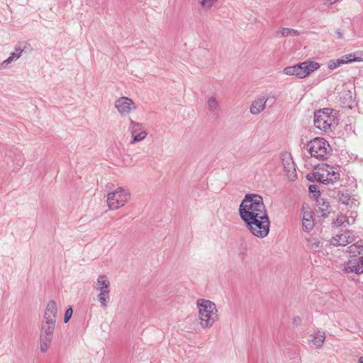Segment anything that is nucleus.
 <instances>
[{
	"instance_id": "bb28decb",
	"label": "nucleus",
	"mask_w": 363,
	"mask_h": 363,
	"mask_svg": "<svg viewBox=\"0 0 363 363\" xmlns=\"http://www.w3.org/2000/svg\"><path fill=\"white\" fill-rule=\"evenodd\" d=\"M309 247L315 252H318L323 247L320 240L317 238H309L307 239Z\"/></svg>"
},
{
	"instance_id": "473e14b6",
	"label": "nucleus",
	"mask_w": 363,
	"mask_h": 363,
	"mask_svg": "<svg viewBox=\"0 0 363 363\" xmlns=\"http://www.w3.org/2000/svg\"><path fill=\"white\" fill-rule=\"evenodd\" d=\"M17 59H18V55H16V53L12 52V53H11L10 56L6 60H4L1 63V67H5L9 64H10L12 61H13L14 60H17Z\"/></svg>"
},
{
	"instance_id": "58836bf2",
	"label": "nucleus",
	"mask_w": 363,
	"mask_h": 363,
	"mask_svg": "<svg viewBox=\"0 0 363 363\" xmlns=\"http://www.w3.org/2000/svg\"><path fill=\"white\" fill-rule=\"evenodd\" d=\"M16 160H17V165L19 167H22L24 163V159L22 157L21 153L18 152L16 155Z\"/></svg>"
},
{
	"instance_id": "72a5a7b5",
	"label": "nucleus",
	"mask_w": 363,
	"mask_h": 363,
	"mask_svg": "<svg viewBox=\"0 0 363 363\" xmlns=\"http://www.w3.org/2000/svg\"><path fill=\"white\" fill-rule=\"evenodd\" d=\"M17 59H18V55H16V53L12 52V53H11L10 56L6 60H4L1 63V67H5L9 64H10L12 61H13L14 60H17Z\"/></svg>"
},
{
	"instance_id": "c756f323",
	"label": "nucleus",
	"mask_w": 363,
	"mask_h": 363,
	"mask_svg": "<svg viewBox=\"0 0 363 363\" xmlns=\"http://www.w3.org/2000/svg\"><path fill=\"white\" fill-rule=\"evenodd\" d=\"M300 35L299 31L297 30L289 28H282L280 30V36L281 37H288L289 35L292 36H298Z\"/></svg>"
},
{
	"instance_id": "c9c22d12",
	"label": "nucleus",
	"mask_w": 363,
	"mask_h": 363,
	"mask_svg": "<svg viewBox=\"0 0 363 363\" xmlns=\"http://www.w3.org/2000/svg\"><path fill=\"white\" fill-rule=\"evenodd\" d=\"M73 314V309L71 306H69L65 311L64 322L67 323L70 320L72 315Z\"/></svg>"
},
{
	"instance_id": "f704fd0d",
	"label": "nucleus",
	"mask_w": 363,
	"mask_h": 363,
	"mask_svg": "<svg viewBox=\"0 0 363 363\" xmlns=\"http://www.w3.org/2000/svg\"><path fill=\"white\" fill-rule=\"evenodd\" d=\"M345 223H348L347 218L345 216L340 215L333 222V224L338 227L343 225Z\"/></svg>"
},
{
	"instance_id": "2f4dec72",
	"label": "nucleus",
	"mask_w": 363,
	"mask_h": 363,
	"mask_svg": "<svg viewBox=\"0 0 363 363\" xmlns=\"http://www.w3.org/2000/svg\"><path fill=\"white\" fill-rule=\"evenodd\" d=\"M320 201H323L322 206L319 208V210L321 212V216L326 217L330 213L328 210L330 207L329 203L325 201L323 199H321L320 200H318L319 204H320Z\"/></svg>"
},
{
	"instance_id": "6e6552de",
	"label": "nucleus",
	"mask_w": 363,
	"mask_h": 363,
	"mask_svg": "<svg viewBox=\"0 0 363 363\" xmlns=\"http://www.w3.org/2000/svg\"><path fill=\"white\" fill-rule=\"evenodd\" d=\"M130 125L128 126V131L132 135L130 144H134L143 140L147 135L145 127L140 123L135 122L131 118H129Z\"/></svg>"
},
{
	"instance_id": "7c9ffc66",
	"label": "nucleus",
	"mask_w": 363,
	"mask_h": 363,
	"mask_svg": "<svg viewBox=\"0 0 363 363\" xmlns=\"http://www.w3.org/2000/svg\"><path fill=\"white\" fill-rule=\"evenodd\" d=\"M109 292L104 291L102 293H99L98 294V300L101 303V306L104 308H106L107 307V301L109 300Z\"/></svg>"
},
{
	"instance_id": "ea45409f",
	"label": "nucleus",
	"mask_w": 363,
	"mask_h": 363,
	"mask_svg": "<svg viewBox=\"0 0 363 363\" xmlns=\"http://www.w3.org/2000/svg\"><path fill=\"white\" fill-rule=\"evenodd\" d=\"M23 51V48H22L21 47L18 46V47H16L15 48L14 53H16V55H18V57L19 58L21 56V54H22Z\"/></svg>"
},
{
	"instance_id": "a211bd4d",
	"label": "nucleus",
	"mask_w": 363,
	"mask_h": 363,
	"mask_svg": "<svg viewBox=\"0 0 363 363\" xmlns=\"http://www.w3.org/2000/svg\"><path fill=\"white\" fill-rule=\"evenodd\" d=\"M206 104L209 111L213 116H218L220 110V106L216 96H211L208 97Z\"/></svg>"
},
{
	"instance_id": "aec40b11",
	"label": "nucleus",
	"mask_w": 363,
	"mask_h": 363,
	"mask_svg": "<svg viewBox=\"0 0 363 363\" xmlns=\"http://www.w3.org/2000/svg\"><path fill=\"white\" fill-rule=\"evenodd\" d=\"M320 169L318 171H313L306 175V179L311 182H319L323 184H326V180L325 179L324 172H320Z\"/></svg>"
},
{
	"instance_id": "39448f33",
	"label": "nucleus",
	"mask_w": 363,
	"mask_h": 363,
	"mask_svg": "<svg viewBox=\"0 0 363 363\" xmlns=\"http://www.w3.org/2000/svg\"><path fill=\"white\" fill-rule=\"evenodd\" d=\"M319 67V63L307 60L294 66L286 67L284 69L283 72L286 75H294L299 79H303Z\"/></svg>"
},
{
	"instance_id": "cd10ccee",
	"label": "nucleus",
	"mask_w": 363,
	"mask_h": 363,
	"mask_svg": "<svg viewBox=\"0 0 363 363\" xmlns=\"http://www.w3.org/2000/svg\"><path fill=\"white\" fill-rule=\"evenodd\" d=\"M345 57V55H343L339 59L329 61L328 68L330 69L333 70V69L337 68L338 67H340L342 65L348 63V61Z\"/></svg>"
},
{
	"instance_id": "5701e85b",
	"label": "nucleus",
	"mask_w": 363,
	"mask_h": 363,
	"mask_svg": "<svg viewBox=\"0 0 363 363\" xmlns=\"http://www.w3.org/2000/svg\"><path fill=\"white\" fill-rule=\"evenodd\" d=\"M248 245L245 239H240L238 247V257L244 260L247 256Z\"/></svg>"
},
{
	"instance_id": "c85d7f7f",
	"label": "nucleus",
	"mask_w": 363,
	"mask_h": 363,
	"mask_svg": "<svg viewBox=\"0 0 363 363\" xmlns=\"http://www.w3.org/2000/svg\"><path fill=\"white\" fill-rule=\"evenodd\" d=\"M338 201L346 206L350 205L352 203L351 196H350L348 191L347 190L345 192H339L337 194Z\"/></svg>"
},
{
	"instance_id": "f03ea898",
	"label": "nucleus",
	"mask_w": 363,
	"mask_h": 363,
	"mask_svg": "<svg viewBox=\"0 0 363 363\" xmlns=\"http://www.w3.org/2000/svg\"><path fill=\"white\" fill-rule=\"evenodd\" d=\"M249 231L255 237L264 238L269 233L270 221L268 214L250 216L242 220Z\"/></svg>"
},
{
	"instance_id": "79ce46f5",
	"label": "nucleus",
	"mask_w": 363,
	"mask_h": 363,
	"mask_svg": "<svg viewBox=\"0 0 363 363\" xmlns=\"http://www.w3.org/2000/svg\"><path fill=\"white\" fill-rule=\"evenodd\" d=\"M336 34L337 35V38H339V39L343 38V33L340 29H337L336 30Z\"/></svg>"
},
{
	"instance_id": "37998d69",
	"label": "nucleus",
	"mask_w": 363,
	"mask_h": 363,
	"mask_svg": "<svg viewBox=\"0 0 363 363\" xmlns=\"http://www.w3.org/2000/svg\"><path fill=\"white\" fill-rule=\"evenodd\" d=\"M300 322H301V318H300L298 316L295 317V318H294V323H297V324H298V323H299Z\"/></svg>"
},
{
	"instance_id": "a878e982",
	"label": "nucleus",
	"mask_w": 363,
	"mask_h": 363,
	"mask_svg": "<svg viewBox=\"0 0 363 363\" xmlns=\"http://www.w3.org/2000/svg\"><path fill=\"white\" fill-rule=\"evenodd\" d=\"M348 63L353 62H363V50L345 55Z\"/></svg>"
},
{
	"instance_id": "f8f14e48",
	"label": "nucleus",
	"mask_w": 363,
	"mask_h": 363,
	"mask_svg": "<svg viewBox=\"0 0 363 363\" xmlns=\"http://www.w3.org/2000/svg\"><path fill=\"white\" fill-rule=\"evenodd\" d=\"M354 235L350 231H345L343 233L337 234L333 237L330 243L335 246H345L353 241Z\"/></svg>"
},
{
	"instance_id": "393cba45",
	"label": "nucleus",
	"mask_w": 363,
	"mask_h": 363,
	"mask_svg": "<svg viewBox=\"0 0 363 363\" xmlns=\"http://www.w3.org/2000/svg\"><path fill=\"white\" fill-rule=\"evenodd\" d=\"M325 340V333L323 331L318 330L314 334L313 339L311 340V342L317 348H319L322 347Z\"/></svg>"
},
{
	"instance_id": "423d86ee",
	"label": "nucleus",
	"mask_w": 363,
	"mask_h": 363,
	"mask_svg": "<svg viewBox=\"0 0 363 363\" xmlns=\"http://www.w3.org/2000/svg\"><path fill=\"white\" fill-rule=\"evenodd\" d=\"M130 199V193L128 189L118 187L115 191L107 195V204L111 210H116L125 205Z\"/></svg>"
},
{
	"instance_id": "6ab92c4d",
	"label": "nucleus",
	"mask_w": 363,
	"mask_h": 363,
	"mask_svg": "<svg viewBox=\"0 0 363 363\" xmlns=\"http://www.w3.org/2000/svg\"><path fill=\"white\" fill-rule=\"evenodd\" d=\"M302 224L303 230L306 232H308L313 229L314 226V223L313 220V216L311 211L303 213Z\"/></svg>"
},
{
	"instance_id": "f3484780",
	"label": "nucleus",
	"mask_w": 363,
	"mask_h": 363,
	"mask_svg": "<svg viewBox=\"0 0 363 363\" xmlns=\"http://www.w3.org/2000/svg\"><path fill=\"white\" fill-rule=\"evenodd\" d=\"M347 252L351 259L356 258L357 255H363V240H359L347 247Z\"/></svg>"
},
{
	"instance_id": "1a4fd4ad",
	"label": "nucleus",
	"mask_w": 363,
	"mask_h": 363,
	"mask_svg": "<svg viewBox=\"0 0 363 363\" xmlns=\"http://www.w3.org/2000/svg\"><path fill=\"white\" fill-rule=\"evenodd\" d=\"M115 107L122 116L128 115L131 111L136 109L135 104L128 97L122 96L115 101Z\"/></svg>"
},
{
	"instance_id": "f257e3e1",
	"label": "nucleus",
	"mask_w": 363,
	"mask_h": 363,
	"mask_svg": "<svg viewBox=\"0 0 363 363\" xmlns=\"http://www.w3.org/2000/svg\"><path fill=\"white\" fill-rule=\"evenodd\" d=\"M267 214L263 198L257 194H247L239 206L240 218Z\"/></svg>"
},
{
	"instance_id": "9b49d317",
	"label": "nucleus",
	"mask_w": 363,
	"mask_h": 363,
	"mask_svg": "<svg viewBox=\"0 0 363 363\" xmlns=\"http://www.w3.org/2000/svg\"><path fill=\"white\" fill-rule=\"evenodd\" d=\"M320 169L324 172L325 179L326 180L325 184H333L340 177V174L337 167L325 164V168H322Z\"/></svg>"
},
{
	"instance_id": "9d476101",
	"label": "nucleus",
	"mask_w": 363,
	"mask_h": 363,
	"mask_svg": "<svg viewBox=\"0 0 363 363\" xmlns=\"http://www.w3.org/2000/svg\"><path fill=\"white\" fill-rule=\"evenodd\" d=\"M281 158L287 177L291 181L295 180L296 178V170L291 155L289 152H284L281 154Z\"/></svg>"
},
{
	"instance_id": "20e7f679",
	"label": "nucleus",
	"mask_w": 363,
	"mask_h": 363,
	"mask_svg": "<svg viewBox=\"0 0 363 363\" xmlns=\"http://www.w3.org/2000/svg\"><path fill=\"white\" fill-rule=\"evenodd\" d=\"M311 157L318 160H327L332 153V148L328 142L323 138H315L306 145Z\"/></svg>"
},
{
	"instance_id": "e433bc0d",
	"label": "nucleus",
	"mask_w": 363,
	"mask_h": 363,
	"mask_svg": "<svg viewBox=\"0 0 363 363\" xmlns=\"http://www.w3.org/2000/svg\"><path fill=\"white\" fill-rule=\"evenodd\" d=\"M309 191H310V193L313 194L314 196H318L320 194V191L318 190V186H316L315 184H312V185L309 186Z\"/></svg>"
},
{
	"instance_id": "dca6fc26",
	"label": "nucleus",
	"mask_w": 363,
	"mask_h": 363,
	"mask_svg": "<svg viewBox=\"0 0 363 363\" xmlns=\"http://www.w3.org/2000/svg\"><path fill=\"white\" fill-rule=\"evenodd\" d=\"M267 98L265 96H259L256 99L252 104L250 111L253 115H257L261 113L266 107Z\"/></svg>"
},
{
	"instance_id": "4c0bfd02",
	"label": "nucleus",
	"mask_w": 363,
	"mask_h": 363,
	"mask_svg": "<svg viewBox=\"0 0 363 363\" xmlns=\"http://www.w3.org/2000/svg\"><path fill=\"white\" fill-rule=\"evenodd\" d=\"M217 1V0H201L200 1V4L201 6L204 7L206 5H207V6L208 8H211L214 3H216Z\"/></svg>"
},
{
	"instance_id": "4468645a",
	"label": "nucleus",
	"mask_w": 363,
	"mask_h": 363,
	"mask_svg": "<svg viewBox=\"0 0 363 363\" xmlns=\"http://www.w3.org/2000/svg\"><path fill=\"white\" fill-rule=\"evenodd\" d=\"M57 311V304L55 301L53 300L50 301L45 308L43 321L56 323Z\"/></svg>"
},
{
	"instance_id": "ddd939ff",
	"label": "nucleus",
	"mask_w": 363,
	"mask_h": 363,
	"mask_svg": "<svg viewBox=\"0 0 363 363\" xmlns=\"http://www.w3.org/2000/svg\"><path fill=\"white\" fill-rule=\"evenodd\" d=\"M347 272H355L356 274L363 273V255L350 259L348 262L347 267H345Z\"/></svg>"
},
{
	"instance_id": "a19ab883",
	"label": "nucleus",
	"mask_w": 363,
	"mask_h": 363,
	"mask_svg": "<svg viewBox=\"0 0 363 363\" xmlns=\"http://www.w3.org/2000/svg\"><path fill=\"white\" fill-rule=\"evenodd\" d=\"M339 0H324V4L325 5H332L336 2H337Z\"/></svg>"
},
{
	"instance_id": "2eb2a0df",
	"label": "nucleus",
	"mask_w": 363,
	"mask_h": 363,
	"mask_svg": "<svg viewBox=\"0 0 363 363\" xmlns=\"http://www.w3.org/2000/svg\"><path fill=\"white\" fill-rule=\"evenodd\" d=\"M340 101L342 106L351 108L355 104L352 92L348 89H343L339 93Z\"/></svg>"
},
{
	"instance_id": "b1692460",
	"label": "nucleus",
	"mask_w": 363,
	"mask_h": 363,
	"mask_svg": "<svg viewBox=\"0 0 363 363\" xmlns=\"http://www.w3.org/2000/svg\"><path fill=\"white\" fill-rule=\"evenodd\" d=\"M97 284L99 285L98 290L99 291V293H102L104 291L110 292V290L108 289L110 282L107 279L106 276H99L97 279Z\"/></svg>"
},
{
	"instance_id": "7ed1b4c3",
	"label": "nucleus",
	"mask_w": 363,
	"mask_h": 363,
	"mask_svg": "<svg viewBox=\"0 0 363 363\" xmlns=\"http://www.w3.org/2000/svg\"><path fill=\"white\" fill-rule=\"evenodd\" d=\"M199 318L202 328L211 327L218 318L216 304L206 299H198Z\"/></svg>"
},
{
	"instance_id": "c03bdc74",
	"label": "nucleus",
	"mask_w": 363,
	"mask_h": 363,
	"mask_svg": "<svg viewBox=\"0 0 363 363\" xmlns=\"http://www.w3.org/2000/svg\"><path fill=\"white\" fill-rule=\"evenodd\" d=\"M358 363H363V357H361L359 360H358Z\"/></svg>"
},
{
	"instance_id": "412c9836",
	"label": "nucleus",
	"mask_w": 363,
	"mask_h": 363,
	"mask_svg": "<svg viewBox=\"0 0 363 363\" xmlns=\"http://www.w3.org/2000/svg\"><path fill=\"white\" fill-rule=\"evenodd\" d=\"M52 336L40 333V350L42 353L46 352L52 340Z\"/></svg>"
},
{
	"instance_id": "4be33fe9",
	"label": "nucleus",
	"mask_w": 363,
	"mask_h": 363,
	"mask_svg": "<svg viewBox=\"0 0 363 363\" xmlns=\"http://www.w3.org/2000/svg\"><path fill=\"white\" fill-rule=\"evenodd\" d=\"M56 323L53 322H42V325L40 328V333L46 335H50L53 337L54 330L55 328Z\"/></svg>"
},
{
	"instance_id": "0eeeda50",
	"label": "nucleus",
	"mask_w": 363,
	"mask_h": 363,
	"mask_svg": "<svg viewBox=\"0 0 363 363\" xmlns=\"http://www.w3.org/2000/svg\"><path fill=\"white\" fill-rule=\"evenodd\" d=\"M333 109L329 108L316 111L314 113L313 121L315 127L325 133L331 131V125L333 121V116L331 115Z\"/></svg>"
}]
</instances>
